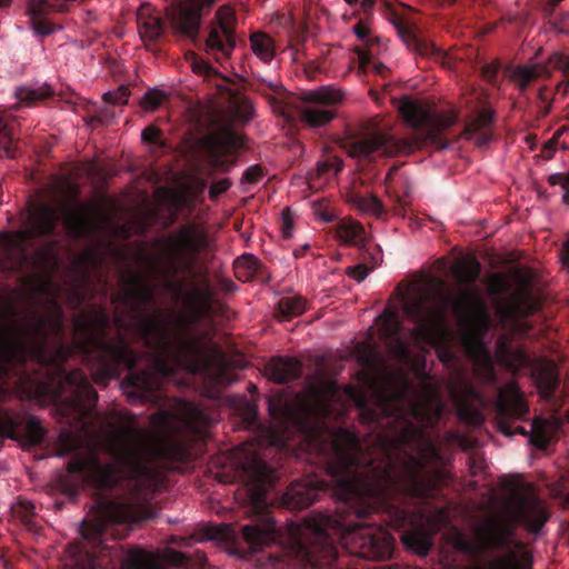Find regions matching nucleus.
<instances>
[{"label":"nucleus","mask_w":569,"mask_h":569,"mask_svg":"<svg viewBox=\"0 0 569 569\" xmlns=\"http://www.w3.org/2000/svg\"><path fill=\"white\" fill-rule=\"evenodd\" d=\"M53 94L52 89L49 86L39 88H27L21 87L16 91L18 104L32 106L37 101H42Z\"/></svg>","instance_id":"obj_34"},{"label":"nucleus","mask_w":569,"mask_h":569,"mask_svg":"<svg viewBox=\"0 0 569 569\" xmlns=\"http://www.w3.org/2000/svg\"><path fill=\"white\" fill-rule=\"evenodd\" d=\"M495 407L500 432L506 436H529V442L537 449H546L557 432V427L542 418L532 421L529 432L521 426H512L515 420L522 419L529 411L513 382L498 389Z\"/></svg>","instance_id":"obj_6"},{"label":"nucleus","mask_w":569,"mask_h":569,"mask_svg":"<svg viewBox=\"0 0 569 569\" xmlns=\"http://www.w3.org/2000/svg\"><path fill=\"white\" fill-rule=\"evenodd\" d=\"M511 536L512 528L507 523L489 521L481 527L478 541H471L458 532L455 535L452 543L457 550L466 553L507 550L506 555L488 561L486 569H531V562L528 559L520 561L517 553L510 549ZM465 569L481 568L473 566Z\"/></svg>","instance_id":"obj_7"},{"label":"nucleus","mask_w":569,"mask_h":569,"mask_svg":"<svg viewBox=\"0 0 569 569\" xmlns=\"http://www.w3.org/2000/svg\"><path fill=\"white\" fill-rule=\"evenodd\" d=\"M315 214H317L325 222H332L336 216L328 209L325 201L313 202Z\"/></svg>","instance_id":"obj_46"},{"label":"nucleus","mask_w":569,"mask_h":569,"mask_svg":"<svg viewBox=\"0 0 569 569\" xmlns=\"http://www.w3.org/2000/svg\"><path fill=\"white\" fill-rule=\"evenodd\" d=\"M325 486V481L296 480L283 492L282 505L289 509L308 508L319 499Z\"/></svg>","instance_id":"obj_17"},{"label":"nucleus","mask_w":569,"mask_h":569,"mask_svg":"<svg viewBox=\"0 0 569 569\" xmlns=\"http://www.w3.org/2000/svg\"><path fill=\"white\" fill-rule=\"evenodd\" d=\"M563 76L567 78L566 80L561 81L557 86V92H561L562 94H566L569 90V77L563 73Z\"/></svg>","instance_id":"obj_59"},{"label":"nucleus","mask_w":569,"mask_h":569,"mask_svg":"<svg viewBox=\"0 0 569 569\" xmlns=\"http://www.w3.org/2000/svg\"><path fill=\"white\" fill-rule=\"evenodd\" d=\"M263 172L261 167L251 166L244 172L242 179L249 183H257L262 179Z\"/></svg>","instance_id":"obj_48"},{"label":"nucleus","mask_w":569,"mask_h":569,"mask_svg":"<svg viewBox=\"0 0 569 569\" xmlns=\"http://www.w3.org/2000/svg\"><path fill=\"white\" fill-rule=\"evenodd\" d=\"M492 121V112L488 109H482L469 121L467 124V132L478 133L479 137L477 139V143L480 146L487 144L491 140V134L485 131V129H487Z\"/></svg>","instance_id":"obj_28"},{"label":"nucleus","mask_w":569,"mask_h":569,"mask_svg":"<svg viewBox=\"0 0 569 569\" xmlns=\"http://www.w3.org/2000/svg\"><path fill=\"white\" fill-rule=\"evenodd\" d=\"M307 309V301L301 296H286L279 299L274 316L280 321L301 316Z\"/></svg>","instance_id":"obj_25"},{"label":"nucleus","mask_w":569,"mask_h":569,"mask_svg":"<svg viewBox=\"0 0 569 569\" xmlns=\"http://www.w3.org/2000/svg\"><path fill=\"white\" fill-rule=\"evenodd\" d=\"M371 64H372V67H373L375 71H376L377 73H379L380 76H383V77H385V76H386V73L389 71V69H388L383 63H381V62H373L372 60H371V62H370L369 64H366V66H362V67H363V68H368V67H370Z\"/></svg>","instance_id":"obj_58"},{"label":"nucleus","mask_w":569,"mask_h":569,"mask_svg":"<svg viewBox=\"0 0 569 569\" xmlns=\"http://www.w3.org/2000/svg\"><path fill=\"white\" fill-rule=\"evenodd\" d=\"M353 203L363 213L372 214L378 219H382L386 216V210L382 203L375 196H356L353 199Z\"/></svg>","instance_id":"obj_36"},{"label":"nucleus","mask_w":569,"mask_h":569,"mask_svg":"<svg viewBox=\"0 0 569 569\" xmlns=\"http://www.w3.org/2000/svg\"><path fill=\"white\" fill-rule=\"evenodd\" d=\"M186 59L192 71L199 76L210 77L216 73V70L193 51L186 52Z\"/></svg>","instance_id":"obj_38"},{"label":"nucleus","mask_w":569,"mask_h":569,"mask_svg":"<svg viewBox=\"0 0 569 569\" xmlns=\"http://www.w3.org/2000/svg\"><path fill=\"white\" fill-rule=\"evenodd\" d=\"M126 566L130 569H154L157 562L151 553L141 549H133L127 555Z\"/></svg>","instance_id":"obj_35"},{"label":"nucleus","mask_w":569,"mask_h":569,"mask_svg":"<svg viewBox=\"0 0 569 569\" xmlns=\"http://www.w3.org/2000/svg\"><path fill=\"white\" fill-rule=\"evenodd\" d=\"M380 318L383 319L382 332L388 340L389 353L398 362H408L410 360V350L401 335L402 325L398 312L386 309Z\"/></svg>","instance_id":"obj_18"},{"label":"nucleus","mask_w":569,"mask_h":569,"mask_svg":"<svg viewBox=\"0 0 569 569\" xmlns=\"http://www.w3.org/2000/svg\"><path fill=\"white\" fill-rule=\"evenodd\" d=\"M219 0H173L166 8V17L180 38L196 43L199 39L202 16Z\"/></svg>","instance_id":"obj_10"},{"label":"nucleus","mask_w":569,"mask_h":569,"mask_svg":"<svg viewBox=\"0 0 569 569\" xmlns=\"http://www.w3.org/2000/svg\"><path fill=\"white\" fill-rule=\"evenodd\" d=\"M163 31L164 23L160 17H139V32L143 40L153 42L163 34Z\"/></svg>","instance_id":"obj_31"},{"label":"nucleus","mask_w":569,"mask_h":569,"mask_svg":"<svg viewBox=\"0 0 569 569\" xmlns=\"http://www.w3.org/2000/svg\"><path fill=\"white\" fill-rule=\"evenodd\" d=\"M292 220L289 217L287 210H283L282 212V233L284 238H289L291 236L292 230Z\"/></svg>","instance_id":"obj_57"},{"label":"nucleus","mask_w":569,"mask_h":569,"mask_svg":"<svg viewBox=\"0 0 569 569\" xmlns=\"http://www.w3.org/2000/svg\"><path fill=\"white\" fill-rule=\"evenodd\" d=\"M368 268L365 264H357L352 268H349L348 276L355 279L358 282H361L368 276Z\"/></svg>","instance_id":"obj_52"},{"label":"nucleus","mask_w":569,"mask_h":569,"mask_svg":"<svg viewBox=\"0 0 569 569\" xmlns=\"http://www.w3.org/2000/svg\"><path fill=\"white\" fill-rule=\"evenodd\" d=\"M350 7H355L359 3V0H345Z\"/></svg>","instance_id":"obj_64"},{"label":"nucleus","mask_w":569,"mask_h":569,"mask_svg":"<svg viewBox=\"0 0 569 569\" xmlns=\"http://www.w3.org/2000/svg\"><path fill=\"white\" fill-rule=\"evenodd\" d=\"M343 97L340 89L332 87H321L305 93L303 104L299 109L301 119L312 128L326 126L336 117V111L331 107L341 102Z\"/></svg>","instance_id":"obj_12"},{"label":"nucleus","mask_w":569,"mask_h":569,"mask_svg":"<svg viewBox=\"0 0 569 569\" xmlns=\"http://www.w3.org/2000/svg\"><path fill=\"white\" fill-rule=\"evenodd\" d=\"M266 370L270 379L282 385L300 378L301 363L295 358L276 357L267 363Z\"/></svg>","instance_id":"obj_20"},{"label":"nucleus","mask_w":569,"mask_h":569,"mask_svg":"<svg viewBox=\"0 0 569 569\" xmlns=\"http://www.w3.org/2000/svg\"><path fill=\"white\" fill-rule=\"evenodd\" d=\"M353 32L366 46V48L356 49L359 62L361 66L369 64L371 62V57H373V46L378 43L380 39L371 38L370 30L362 22H358L353 26Z\"/></svg>","instance_id":"obj_30"},{"label":"nucleus","mask_w":569,"mask_h":569,"mask_svg":"<svg viewBox=\"0 0 569 569\" xmlns=\"http://www.w3.org/2000/svg\"><path fill=\"white\" fill-rule=\"evenodd\" d=\"M0 435L12 439L23 435L30 445L38 446L42 443L46 430L36 417L23 420L0 406Z\"/></svg>","instance_id":"obj_16"},{"label":"nucleus","mask_w":569,"mask_h":569,"mask_svg":"<svg viewBox=\"0 0 569 569\" xmlns=\"http://www.w3.org/2000/svg\"><path fill=\"white\" fill-rule=\"evenodd\" d=\"M548 183L550 186H561L562 188H569V174L568 173H552L548 177Z\"/></svg>","instance_id":"obj_53"},{"label":"nucleus","mask_w":569,"mask_h":569,"mask_svg":"<svg viewBox=\"0 0 569 569\" xmlns=\"http://www.w3.org/2000/svg\"><path fill=\"white\" fill-rule=\"evenodd\" d=\"M62 492L70 499L74 500L79 492L77 485L70 483L68 480H61Z\"/></svg>","instance_id":"obj_54"},{"label":"nucleus","mask_w":569,"mask_h":569,"mask_svg":"<svg viewBox=\"0 0 569 569\" xmlns=\"http://www.w3.org/2000/svg\"><path fill=\"white\" fill-rule=\"evenodd\" d=\"M480 272V263L477 260H473L471 262L465 263L460 269H458L456 277L459 282L471 284L478 280Z\"/></svg>","instance_id":"obj_37"},{"label":"nucleus","mask_w":569,"mask_h":569,"mask_svg":"<svg viewBox=\"0 0 569 569\" xmlns=\"http://www.w3.org/2000/svg\"><path fill=\"white\" fill-rule=\"evenodd\" d=\"M507 309L510 316L517 318L527 317L535 309V302L530 290L523 288L512 293Z\"/></svg>","instance_id":"obj_27"},{"label":"nucleus","mask_w":569,"mask_h":569,"mask_svg":"<svg viewBox=\"0 0 569 569\" xmlns=\"http://www.w3.org/2000/svg\"><path fill=\"white\" fill-rule=\"evenodd\" d=\"M126 283L128 288L114 300L133 315L130 322L123 316L114 317L113 338H109L111 318L104 310L77 317L71 345L57 339L52 349L50 335L58 338L64 331L60 313L47 318L34 311L20 318L10 307L9 319L0 327V379L17 378L28 397L69 392L76 410L87 415L98 393L81 369H67V360L77 353L98 385H107L128 369L126 382L134 390L129 397L159 408L150 418L152 430L126 428L108 441L110 462L101 461L79 436L68 430L59 433V456H72L67 470L99 491L91 519L151 518V466L158 460H181L187 437L210 425V416L198 405L169 398L163 391L166 381L173 380L179 370L208 372L218 385L231 381L224 358L211 370L199 337L181 333L172 340L162 311H143L153 300V289L141 277L131 276Z\"/></svg>","instance_id":"obj_1"},{"label":"nucleus","mask_w":569,"mask_h":569,"mask_svg":"<svg viewBox=\"0 0 569 569\" xmlns=\"http://www.w3.org/2000/svg\"><path fill=\"white\" fill-rule=\"evenodd\" d=\"M407 512L400 509L395 510V519L388 521V526L399 528L405 525Z\"/></svg>","instance_id":"obj_55"},{"label":"nucleus","mask_w":569,"mask_h":569,"mask_svg":"<svg viewBox=\"0 0 569 569\" xmlns=\"http://www.w3.org/2000/svg\"><path fill=\"white\" fill-rule=\"evenodd\" d=\"M338 238L348 246L363 247L366 231L361 223L352 219H342L337 226Z\"/></svg>","instance_id":"obj_24"},{"label":"nucleus","mask_w":569,"mask_h":569,"mask_svg":"<svg viewBox=\"0 0 569 569\" xmlns=\"http://www.w3.org/2000/svg\"><path fill=\"white\" fill-rule=\"evenodd\" d=\"M237 16L234 10L223 4L216 11L204 41L207 53L217 61L230 58L236 47Z\"/></svg>","instance_id":"obj_11"},{"label":"nucleus","mask_w":569,"mask_h":569,"mask_svg":"<svg viewBox=\"0 0 569 569\" xmlns=\"http://www.w3.org/2000/svg\"><path fill=\"white\" fill-rule=\"evenodd\" d=\"M113 118L114 111L110 107L103 106L94 110L93 114L91 116V122L106 126L109 124Z\"/></svg>","instance_id":"obj_43"},{"label":"nucleus","mask_w":569,"mask_h":569,"mask_svg":"<svg viewBox=\"0 0 569 569\" xmlns=\"http://www.w3.org/2000/svg\"><path fill=\"white\" fill-rule=\"evenodd\" d=\"M161 134L162 131L157 126L150 124L142 130L141 140L146 143L163 147L164 142L161 141Z\"/></svg>","instance_id":"obj_42"},{"label":"nucleus","mask_w":569,"mask_h":569,"mask_svg":"<svg viewBox=\"0 0 569 569\" xmlns=\"http://www.w3.org/2000/svg\"><path fill=\"white\" fill-rule=\"evenodd\" d=\"M241 475L246 502L256 515L251 523L242 526V538L252 552H259L278 539L267 500L268 491L276 483L277 472L258 453L249 452L241 463Z\"/></svg>","instance_id":"obj_5"},{"label":"nucleus","mask_w":569,"mask_h":569,"mask_svg":"<svg viewBox=\"0 0 569 569\" xmlns=\"http://www.w3.org/2000/svg\"><path fill=\"white\" fill-rule=\"evenodd\" d=\"M565 189V194L562 197V200L565 203H568L569 204V188H563Z\"/></svg>","instance_id":"obj_63"},{"label":"nucleus","mask_w":569,"mask_h":569,"mask_svg":"<svg viewBox=\"0 0 569 569\" xmlns=\"http://www.w3.org/2000/svg\"><path fill=\"white\" fill-rule=\"evenodd\" d=\"M164 244L172 276L194 278L199 256L208 246L204 231L194 224H183L164 238Z\"/></svg>","instance_id":"obj_8"},{"label":"nucleus","mask_w":569,"mask_h":569,"mask_svg":"<svg viewBox=\"0 0 569 569\" xmlns=\"http://www.w3.org/2000/svg\"><path fill=\"white\" fill-rule=\"evenodd\" d=\"M32 29L38 36H49L56 30V26L44 19L46 14H29Z\"/></svg>","instance_id":"obj_39"},{"label":"nucleus","mask_w":569,"mask_h":569,"mask_svg":"<svg viewBox=\"0 0 569 569\" xmlns=\"http://www.w3.org/2000/svg\"><path fill=\"white\" fill-rule=\"evenodd\" d=\"M59 222L58 211L47 203L34 206L27 218V228L19 231L21 241L28 242L36 238H47L57 234Z\"/></svg>","instance_id":"obj_14"},{"label":"nucleus","mask_w":569,"mask_h":569,"mask_svg":"<svg viewBox=\"0 0 569 569\" xmlns=\"http://www.w3.org/2000/svg\"><path fill=\"white\" fill-rule=\"evenodd\" d=\"M363 423L373 426L371 442L343 428L316 427L308 432L310 447L322 459L338 498L361 503L356 523L329 513H313L306 520L310 540L308 561L316 569H342L337 542L351 553L371 560H387L393 551L392 535L376 519L379 505L401 497L428 500L433 497L437 475L428 470V456H415L408 448L418 447L430 420L426 406L413 402L405 408L401 392L381 395L373 407L359 402ZM382 521V519H380ZM383 521H387L383 519Z\"/></svg>","instance_id":"obj_2"},{"label":"nucleus","mask_w":569,"mask_h":569,"mask_svg":"<svg viewBox=\"0 0 569 569\" xmlns=\"http://www.w3.org/2000/svg\"><path fill=\"white\" fill-rule=\"evenodd\" d=\"M231 187V181L228 178L220 179L213 182L209 189L210 199L214 200L220 194L224 193Z\"/></svg>","instance_id":"obj_44"},{"label":"nucleus","mask_w":569,"mask_h":569,"mask_svg":"<svg viewBox=\"0 0 569 569\" xmlns=\"http://www.w3.org/2000/svg\"><path fill=\"white\" fill-rule=\"evenodd\" d=\"M515 520L531 532H539L548 520L542 501L533 493H515L512 507Z\"/></svg>","instance_id":"obj_15"},{"label":"nucleus","mask_w":569,"mask_h":569,"mask_svg":"<svg viewBox=\"0 0 569 569\" xmlns=\"http://www.w3.org/2000/svg\"><path fill=\"white\" fill-rule=\"evenodd\" d=\"M499 356L505 367L513 375L521 369H528L543 398L551 399L558 387L559 376L556 368L549 363H539L520 347H509L505 343L499 347Z\"/></svg>","instance_id":"obj_9"},{"label":"nucleus","mask_w":569,"mask_h":569,"mask_svg":"<svg viewBox=\"0 0 569 569\" xmlns=\"http://www.w3.org/2000/svg\"><path fill=\"white\" fill-rule=\"evenodd\" d=\"M14 512L21 517L23 521H29V519L34 515V505L27 500L19 501Z\"/></svg>","instance_id":"obj_45"},{"label":"nucleus","mask_w":569,"mask_h":569,"mask_svg":"<svg viewBox=\"0 0 569 569\" xmlns=\"http://www.w3.org/2000/svg\"><path fill=\"white\" fill-rule=\"evenodd\" d=\"M130 91L126 86H120L113 91L103 93L102 99L107 104H127Z\"/></svg>","instance_id":"obj_40"},{"label":"nucleus","mask_w":569,"mask_h":569,"mask_svg":"<svg viewBox=\"0 0 569 569\" xmlns=\"http://www.w3.org/2000/svg\"><path fill=\"white\" fill-rule=\"evenodd\" d=\"M63 224L74 239L89 236L93 228L91 208L78 207L70 209L63 218Z\"/></svg>","instance_id":"obj_21"},{"label":"nucleus","mask_w":569,"mask_h":569,"mask_svg":"<svg viewBox=\"0 0 569 569\" xmlns=\"http://www.w3.org/2000/svg\"><path fill=\"white\" fill-rule=\"evenodd\" d=\"M242 147V140L230 126L221 127L218 132L209 139L208 164L219 171H228L232 161L228 159L237 149Z\"/></svg>","instance_id":"obj_13"},{"label":"nucleus","mask_w":569,"mask_h":569,"mask_svg":"<svg viewBox=\"0 0 569 569\" xmlns=\"http://www.w3.org/2000/svg\"><path fill=\"white\" fill-rule=\"evenodd\" d=\"M74 0H29L28 14L66 13Z\"/></svg>","instance_id":"obj_29"},{"label":"nucleus","mask_w":569,"mask_h":569,"mask_svg":"<svg viewBox=\"0 0 569 569\" xmlns=\"http://www.w3.org/2000/svg\"><path fill=\"white\" fill-rule=\"evenodd\" d=\"M361 9L368 12L373 9L376 0H361L359 1Z\"/></svg>","instance_id":"obj_60"},{"label":"nucleus","mask_w":569,"mask_h":569,"mask_svg":"<svg viewBox=\"0 0 569 569\" xmlns=\"http://www.w3.org/2000/svg\"><path fill=\"white\" fill-rule=\"evenodd\" d=\"M499 69H500L499 62H492V63L486 64L482 67V76L485 77V79L488 82L493 83L497 80Z\"/></svg>","instance_id":"obj_49"},{"label":"nucleus","mask_w":569,"mask_h":569,"mask_svg":"<svg viewBox=\"0 0 569 569\" xmlns=\"http://www.w3.org/2000/svg\"><path fill=\"white\" fill-rule=\"evenodd\" d=\"M542 69L539 66H518L511 70L510 79L521 91H526L530 83L540 77Z\"/></svg>","instance_id":"obj_32"},{"label":"nucleus","mask_w":569,"mask_h":569,"mask_svg":"<svg viewBox=\"0 0 569 569\" xmlns=\"http://www.w3.org/2000/svg\"><path fill=\"white\" fill-rule=\"evenodd\" d=\"M184 284V281L169 280L166 282V289L168 291L174 292L177 296H182Z\"/></svg>","instance_id":"obj_56"},{"label":"nucleus","mask_w":569,"mask_h":569,"mask_svg":"<svg viewBox=\"0 0 569 569\" xmlns=\"http://www.w3.org/2000/svg\"><path fill=\"white\" fill-rule=\"evenodd\" d=\"M400 184H401L402 196H400V194L397 196V202L399 203V206L402 209H405L410 203L409 197L411 194V186L405 179L400 181Z\"/></svg>","instance_id":"obj_50"},{"label":"nucleus","mask_w":569,"mask_h":569,"mask_svg":"<svg viewBox=\"0 0 569 569\" xmlns=\"http://www.w3.org/2000/svg\"><path fill=\"white\" fill-rule=\"evenodd\" d=\"M252 106L248 101H243L236 109V117L243 122L249 121L252 117Z\"/></svg>","instance_id":"obj_51"},{"label":"nucleus","mask_w":569,"mask_h":569,"mask_svg":"<svg viewBox=\"0 0 569 569\" xmlns=\"http://www.w3.org/2000/svg\"><path fill=\"white\" fill-rule=\"evenodd\" d=\"M391 23L396 28L399 38L409 50L420 56L438 53L436 46L421 37L420 30L416 24L398 14L392 16Z\"/></svg>","instance_id":"obj_19"},{"label":"nucleus","mask_w":569,"mask_h":569,"mask_svg":"<svg viewBox=\"0 0 569 569\" xmlns=\"http://www.w3.org/2000/svg\"><path fill=\"white\" fill-rule=\"evenodd\" d=\"M6 123L7 122L3 119V117L0 116V133L9 137L10 133H9V130H8V126Z\"/></svg>","instance_id":"obj_61"},{"label":"nucleus","mask_w":569,"mask_h":569,"mask_svg":"<svg viewBox=\"0 0 569 569\" xmlns=\"http://www.w3.org/2000/svg\"><path fill=\"white\" fill-rule=\"evenodd\" d=\"M253 53L264 62H270L274 57V44L271 37L264 33H254L250 37Z\"/></svg>","instance_id":"obj_33"},{"label":"nucleus","mask_w":569,"mask_h":569,"mask_svg":"<svg viewBox=\"0 0 569 569\" xmlns=\"http://www.w3.org/2000/svg\"><path fill=\"white\" fill-rule=\"evenodd\" d=\"M398 109L407 124L415 130L411 138H397L379 123L368 121L361 124L358 138L349 142V154L373 161L377 157L411 154L426 143L441 149L448 147L442 133L455 123L452 117L432 114L408 97L400 100Z\"/></svg>","instance_id":"obj_3"},{"label":"nucleus","mask_w":569,"mask_h":569,"mask_svg":"<svg viewBox=\"0 0 569 569\" xmlns=\"http://www.w3.org/2000/svg\"><path fill=\"white\" fill-rule=\"evenodd\" d=\"M319 410L322 416H328L330 413V410L326 405H321Z\"/></svg>","instance_id":"obj_62"},{"label":"nucleus","mask_w":569,"mask_h":569,"mask_svg":"<svg viewBox=\"0 0 569 569\" xmlns=\"http://www.w3.org/2000/svg\"><path fill=\"white\" fill-rule=\"evenodd\" d=\"M263 266L253 254H243L234 261V274L238 280L249 282L260 276Z\"/></svg>","instance_id":"obj_26"},{"label":"nucleus","mask_w":569,"mask_h":569,"mask_svg":"<svg viewBox=\"0 0 569 569\" xmlns=\"http://www.w3.org/2000/svg\"><path fill=\"white\" fill-rule=\"evenodd\" d=\"M551 62L553 67L561 70L562 73L569 77V56L563 53H555Z\"/></svg>","instance_id":"obj_47"},{"label":"nucleus","mask_w":569,"mask_h":569,"mask_svg":"<svg viewBox=\"0 0 569 569\" xmlns=\"http://www.w3.org/2000/svg\"><path fill=\"white\" fill-rule=\"evenodd\" d=\"M164 99L166 94L163 91L150 89L143 94L141 106L147 110H154L163 102Z\"/></svg>","instance_id":"obj_41"},{"label":"nucleus","mask_w":569,"mask_h":569,"mask_svg":"<svg viewBox=\"0 0 569 569\" xmlns=\"http://www.w3.org/2000/svg\"><path fill=\"white\" fill-rule=\"evenodd\" d=\"M186 300L194 311L192 322L196 323L199 321L202 315L209 312L214 300V292L211 288L209 279L204 277L200 281L199 287L192 288L186 295Z\"/></svg>","instance_id":"obj_22"},{"label":"nucleus","mask_w":569,"mask_h":569,"mask_svg":"<svg viewBox=\"0 0 569 569\" xmlns=\"http://www.w3.org/2000/svg\"><path fill=\"white\" fill-rule=\"evenodd\" d=\"M402 542L419 556H427L432 547L431 535L422 526H416L405 531Z\"/></svg>","instance_id":"obj_23"},{"label":"nucleus","mask_w":569,"mask_h":569,"mask_svg":"<svg viewBox=\"0 0 569 569\" xmlns=\"http://www.w3.org/2000/svg\"><path fill=\"white\" fill-rule=\"evenodd\" d=\"M403 313L413 323L411 337L417 343L430 342L436 333L446 325L448 312L461 322L469 323L480 311L485 310L479 292L475 288H463L457 295L419 293L407 298Z\"/></svg>","instance_id":"obj_4"}]
</instances>
